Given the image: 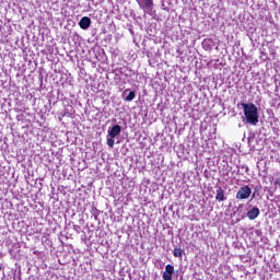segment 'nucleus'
<instances>
[{
	"instance_id": "nucleus-10",
	"label": "nucleus",
	"mask_w": 280,
	"mask_h": 280,
	"mask_svg": "<svg viewBox=\"0 0 280 280\" xmlns=\"http://www.w3.org/2000/svg\"><path fill=\"white\" fill-rule=\"evenodd\" d=\"M166 275H174V266L172 265H166L165 271Z\"/></svg>"
},
{
	"instance_id": "nucleus-6",
	"label": "nucleus",
	"mask_w": 280,
	"mask_h": 280,
	"mask_svg": "<svg viewBox=\"0 0 280 280\" xmlns=\"http://www.w3.org/2000/svg\"><path fill=\"white\" fill-rule=\"evenodd\" d=\"M79 26L81 30H89L91 27V18L83 16L79 22Z\"/></svg>"
},
{
	"instance_id": "nucleus-12",
	"label": "nucleus",
	"mask_w": 280,
	"mask_h": 280,
	"mask_svg": "<svg viewBox=\"0 0 280 280\" xmlns=\"http://www.w3.org/2000/svg\"><path fill=\"white\" fill-rule=\"evenodd\" d=\"M242 170H245V173H248V166L244 165L242 166Z\"/></svg>"
},
{
	"instance_id": "nucleus-11",
	"label": "nucleus",
	"mask_w": 280,
	"mask_h": 280,
	"mask_svg": "<svg viewBox=\"0 0 280 280\" xmlns=\"http://www.w3.org/2000/svg\"><path fill=\"white\" fill-rule=\"evenodd\" d=\"M162 277H163L164 280H172V273H165L164 272Z\"/></svg>"
},
{
	"instance_id": "nucleus-3",
	"label": "nucleus",
	"mask_w": 280,
	"mask_h": 280,
	"mask_svg": "<svg viewBox=\"0 0 280 280\" xmlns=\"http://www.w3.org/2000/svg\"><path fill=\"white\" fill-rule=\"evenodd\" d=\"M121 135V126L115 125L107 131V145L108 148H115V138Z\"/></svg>"
},
{
	"instance_id": "nucleus-13",
	"label": "nucleus",
	"mask_w": 280,
	"mask_h": 280,
	"mask_svg": "<svg viewBox=\"0 0 280 280\" xmlns=\"http://www.w3.org/2000/svg\"><path fill=\"white\" fill-rule=\"evenodd\" d=\"M253 198H255V195H253L252 200H253Z\"/></svg>"
},
{
	"instance_id": "nucleus-1",
	"label": "nucleus",
	"mask_w": 280,
	"mask_h": 280,
	"mask_svg": "<svg viewBox=\"0 0 280 280\" xmlns=\"http://www.w3.org/2000/svg\"><path fill=\"white\" fill-rule=\"evenodd\" d=\"M246 124L257 126L259 124V109L253 103H241Z\"/></svg>"
},
{
	"instance_id": "nucleus-8",
	"label": "nucleus",
	"mask_w": 280,
	"mask_h": 280,
	"mask_svg": "<svg viewBox=\"0 0 280 280\" xmlns=\"http://www.w3.org/2000/svg\"><path fill=\"white\" fill-rule=\"evenodd\" d=\"M124 95H126L125 102H132V100H135L137 94L135 93V91L125 90Z\"/></svg>"
},
{
	"instance_id": "nucleus-4",
	"label": "nucleus",
	"mask_w": 280,
	"mask_h": 280,
	"mask_svg": "<svg viewBox=\"0 0 280 280\" xmlns=\"http://www.w3.org/2000/svg\"><path fill=\"white\" fill-rule=\"evenodd\" d=\"M140 10L144 12V14H149L152 16L154 14V0H136Z\"/></svg>"
},
{
	"instance_id": "nucleus-2",
	"label": "nucleus",
	"mask_w": 280,
	"mask_h": 280,
	"mask_svg": "<svg viewBox=\"0 0 280 280\" xmlns=\"http://www.w3.org/2000/svg\"><path fill=\"white\" fill-rule=\"evenodd\" d=\"M243 208H244V203H241L236 210V213L240 217L238 220H244V218L246 217L248 218V220H257V218H259V214L261 213V211L257 207L249 209L247 213L241 211V209Z\"/></svg>"
},
{
	"instance_id": "nucleus-9",
	"label": "nucleus",
	"mask_w": 280,
	"mask_h": 280,
	"mask_svg": "<svg viewBox=\"0 0 280 280\" xmlns=\"http://www.w3.org/2000/svg\"><path fill=\"white\" fill-rule=\"evenodd\" d=\"M183 253H184V250L183 249H180V248H178V247H175L174 248V252H173V255H174V257H177V258H182L183 257Z\"/></svg>"
},
{
	"instance_id": "nucleus-7",
	"label": "nucleus",
	"mask_w": 280,
	"mask_h": 280,
	"mask_svg": "<svg viewBox=\"0 0 280 280\" xmlns=\"http://www.w3.org/2000/svg\"><path fill=\"white\" fill-rule=\"evenodd\" d=\"M215 200L218 202H224V200H226V196L224 195V189H222V187L217 189Z\"/></svg>"
},
{
	"instance_id": "nucleus-5",
	"label": "nucleus",
	"mask_w": 280,
	"mask_h": 280,
	"mask_svg": "<svg viewBox=\"0 0 280 280\" xmlns=\"http://www.w3.org/2000/svg\"><path fill=\"white\" fill-rule=\"evenodd\" d=\"M250 194H253V189L248 187V185H245L238 189L236 192V199L237 200H246L247 198H250Z\"/></svg>"
}]
</instances>
